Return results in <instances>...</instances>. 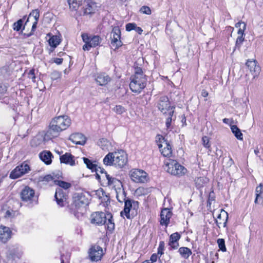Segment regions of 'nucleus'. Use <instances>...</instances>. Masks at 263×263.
<instances>
[{
	"instance_id": "6e6552de",
	"label": "nucleus",
	"mask_w": 263,
	"mask_h": 263,
	"mask_svg": "<svg viewBox=\"0 0 263 263\" xmlns=\"http://www.w3.org/2000/svg\"><path fill=\"white\" fill-rule=\"evenodd\" d=\"M89 204V200L85 194L81 193H76L73 196V205L77 210L81 208H85Z\"/></svg>"
},
{
	"instance_id": "f704fd0d",
	"label": "nucleus",
	"mask_w": 263,
	"mask_h": 263,
	"mask_svg": "<svg viewBox=\"0 0 263 263\" xmlns=\"http://www.w3.org/2000/svg\"><path fill=\"white\" fill-rule=\"evenodd\" d=\"M83 160L88 168L91 170L92 172H95L96 170L98 167L96 164L93 163L89 159L85 157H83Z\"/></svg>"
},
{
	"instance_id": "603ef678",
	"label": "nucleus",
	"mask_w": 263,
	"mask_h": 263,
	"mask_svg": "<svg viewBox=\"0 0 263 263\" xmlns=\"http://www.w3.org/2000/svg\"><path fill=\"white\" fill-rule=\"evenodd\" d=\"M112 186L114 187H116L117 186L119 190H121V187L122 186V182L117 179V180H114V183Z\"/></svg>"
},
{
	"instance_id": "b1692460",
	"label": "nucleus",
	"mask_w": 263,
	"mask_h": 263,
	"mask_svg": "<svg viewBox=\"0 0 263 263\" xmlns=\"http://www.w3.org/2000/svg\"><path fill=\"white\" fill-rule=\"evenodd\" d=\"M181 235L178 232L173 233L170 237L168 245L173 249H177L179 247L178 240L180 239Z\"/></svg>"
},
{
	"instance_id": "473e14b6",
	"label": "nucleus",
	"mask_w": 263,
	"mask_h": 263,
	"mask_svg": "<svg viewBox=\"0 0 263 263\" xmlns=\"http://www.w3.org/2000/svg\"><path fill=\"white\" fill-rule=\"evenodd\" d=\"M114 153H109L103 159V163L106 165H114Z\"/></svg>"
},
{
	"instance_id": "09e8293b",
	"label": "nucleus",
	"mask_w": 263,
	"mask_h": 263,
	"mask_svg": "<svg viewBox=\"0 0 263 263\" xmlns=\"http://www.w3.org/2000/svg\"><path fill=\"white\" fill-rule=\"evenodd\" d=\"M202 143L203 146L206 148H209L210 144H209V139L207 136H204L202 137Z\"/></svg>"
},
{
	"instance_id": "1a4fd4ad",
	"label": "nucleus",
	"mask_w": 263,
	"mask_h": 263,
	"mask_svg": "<svg viewBox=\"0 0 263 263\" xmlns=\"http://www.w3.org/2000/svg\"><path fill=\"white\" fill-rule=\"evenodd\" d=\"M131 179L137 183H144L147 180V176L145 172L139 169H133L130 172Z\"/></svg>"
},
{
	"instance_id": "49530a36",
	"label": "nucleus",
	"mask_w": 263,
	"mask_h": 263,
	"mask_svg": "<svg viewBox=\"0 0 263 263\" xmlns=\"http://www.w3.org/2000/svg\"><path fill=\"white\" fill-rule=\"evenodd\" d=\"M164 242L163 241H161L160 242L159 247L158 248V252L157 254L160 255V256L163 254L164 252Z\"/></svg>"
},
{
	"instance_id": "c756f323",
	"label": "nucleus",
	"mask_w": 263,
	"mask_h": 263,
	"mask_svg": "<svg viewBox=\"0 0 263 263\" xmlns=\"http://www.w3.org/2000/svg\"><path fill=\"white\" fill-rule=\"evenodd\" d=\"M178 252L180 256L184 259H187L192 254L190 249L187 247H180L178 250Z\"/></svg>"
},
{
	"instance_id": "8fccbe9b",
	"label": "nucleus",
	"mask_w": 263,
	"mask_h": 263,
	"mask_svg": "<svg viewBox=\"0 0 263 263\" xmlns=\"http://www.w3.org/2000/svg\"><path fill=\"white\" fill-rule=\"evenodd\" d=\"M136 26L135 23H128L126 25V30L130 31L133 30H135Z\"/></svg>"
},
{
	"instance_id": "864d4df0",
	"label": "nucleus",
	"mask_w": 263,
	"mask_h": 263,
	"mask_svg": "<svg viewBox=\"0 0 263 263\" xmlns=\"http://www.w3.org/2000/svg\"><path fill=\"white\" fill-rule=\"evenodd\" d=\"M43 180L46 181L47 182L53 181L54 182V180H57L55 179V178L53 176L51 175H47L44 177Z\"/></svg>"
},
{
	"instance_id": "a19ab883",
	"label": "nucleus",
	"mask_w": 263,
	"mask_h": 263,
	"mask_svg": "<svg viewBox=\"0 0 263 263\" xmlns=\"http://www.w3.org/2000/svg\"><path fill=\"white\" fill-rule=\"evenodd\" d=\"M133 77L146 78V76L143 73L142 68L138 67L135 68V75Z\"/></svg>"
},
{
	"instance_id": "5701e85b",
	"label": "nucleus",
	"mask_w": 263,
	"mask_h": 263,
	"mask_svg": "<svg viewBox=\"0 0 263 263\" xmlns=\"http://www.w3.org/2000/svg\"><path fill=\"white\" fill-rule=\"evenodd\" d=\"M54 197L58 205L61 206H64V202L66 200V195L61 188L59 187L56 190Z\"/></svg>"
},
{
	"instance_id": "79ce46f5",
	"label": "nucleus",
	"mask_w": 263,
	"mask_h": 263,
	"mask_svg": "<svg viewBox=\"0 0 263 263\" xmlns=\"http://www.w3.org/2000/svg\"><path fill=\"white\" fill-rule=\"evenodd\" d=\"M217 244L219 248L223 252L226 251V247L225 246V241L223 239L219 238L217 240Z\"/></svg>"
},
{
	"instance_id": "f3484780",
	"label": "nucleus",
	"mask_w": 263,
	"mask_h": 263,
	"mask_svg": "<svg viewBox=\"0 0 263 263\" xmlns=\"http://www.w3.org/2000/svg\"><path fill=\"white\" fill-rule=\"evenodd\" d=\"M34 196V191L29 186H25L21 192V197L25 202L31 201Z\"/></svg>"
},
{
	"instance_id": "9b49d317",
	"label": "nucleus",
	"mask_w": 263,
	"mask_h": 263,
	"mask_svg": "<svg viewBox=\"0 0 263 263\" xmlns=\"http://www.w3.org/2000/svg\"><path fill=\"white\" fill-rule=\"evenodd\" d=\"M107 214L102 212H97L90 216L91 223L95 224L102 225L106 222Z\"/></svg>"
},
{
	"instance_id": "393cba45",
	"label": "nucleus",
	"mask_w": 263,
	"mask_h": 263,
	"mask_svg": "<svg viewBox=\"0 0 263 263\" xmlns=\"http://www.w3.org/2000/svg\"><path fill=\"white\" fill-rule=\"evenodd\" d=\"M32 16L33 17L34 20V21L32 24V30H34L36 29V28L37 24L40 17L39 10L38 9L33 10L29 14L26 22L25 23V25L27 24V23L29 22V19Z\"/></svg>"
},
{
	"instance_id": "9d476101",
	"label": "nucleus",
	"mask_w": 263,
	"mask_h": 263,
	"mask_svg": "<svg viewBox=\"0 0 263 263\" xmlns=\"http://www.w3.org/2000/svg\"><path fill=\"white\" fill-rule=\"evenodd\" d=\"M30 171V167L27 163H23L17 166L14 169L10 174V178L11 179H16L23 175L28 173Z\"/></svg>"
},
{
	"instance_id": "3c124183",
	"label": "nucleus",
	"mask_w": 263,
	"mask_h": 263,
	"mask_svg": "<svg viewBox=\"0 0 263 263\" xmlns=\"http://www.w3.org/2000/svg\"><path fill=\"white\" fill-rule=\"evenodd\" d=\"M147 191V189L140 187L136 190V192L139 195H144L146 194Z\"/></svg>"
},
{
	"instance_id": "4468645a",
	"label": "nucleus",
	"mask_w": 263,
	"mask_h": 263,
	"mask_svg": "<svg viewBox=\"0 0 263 263\" xmlns=\"http://www.w3.org/2000/svg\"><path fill=\"white\" fill-rule=\"evenodd\" d=\"M102 255L103 250L101 247L95 246L90 248L89 257L92 261H97L100 260Z\"/></svg>"
},
{
	"instance_id": "cd10ccee",
	"label": "nucleus",
	"mask_w": 263,
	"mask_h": 263,
	"mask_svg": "<svg viewBox=\"0 0 263 263\" xmlns=\"http://www.w3.org/2000/svg\"><path fill=\"white\" fill-rule=\"evenodd\" d=\"M233 121H231L230 123V127L232 133L234 135L235 137L239 140H243V135L240 129L235 125H232Z\"/></svg>"
},
{
	"instance_id": "13d9d810",
	"label": "nucleus",
	"mask_w": 263,
	"mask_h": 263,
	"mask_svg": "<svg viewBox=\"0 0 263 263\" xmlns=\"http://www.w3.org/2000/svg\"><path fill=\"white\" fill-rule=\"evenodd\" d=\"M28 74L30 78L33 81H34L35 79V76L34 74V69H31L29 71Z\"/></svg>"
},
{
	"instance_id": "a18cd8bd",
	"label": "nucleus",
	"mask_w": 263,
	"mask_h": 263,
	"mask_svg": "<svg viewBox=\"0 0 263 263\" xmlns=\"http://www.w3.org/2000/svg\"><path fill=\"white\" fill-rule=\"evenodd\" d=\"M61 77V73L56 70L52 71L50 74V78L52 80H57L60 79Z\"/></svg>"
},
{
	"instance_id": "c9c22d12",
	"label": "nucleus",
	"mask_w": 263,
	"mask_h": 263,
	"mask_svg": "<svg viewBox=\"0 0 263 263\" xmlns=\"http://www.w3.org/2000/svg\"><path fill=\"white\" fill-rule=\"evenodd\" d=\"M98 145L101 147L103 150L108 151V148L110 147V143L109 141L106 139L102 138L98 142Z\"/></svg>"
},
{
	"instance_id": "e433bc0d",
	"label": "nucleus",
	"mask_w": 263,
	"mask_h": 263,
	"mask_svg": "<svg viewBox=\"0 0 263 263\" xmlns=\"http://www.w3.org/2000/svg\"><path fill=\"white\" fill-rule=\"evenodd\" d=\"M117 195H116V198L118 201L121 203H122L124 202L126 199V195L125 192L123 191V190H119V191H116Z\"/></svg>"
},
{
	"instance_id": "c03bdc74",
	"label": "nucleus",
	"mask_w": 263,
	"mask_h": 263,
	"mask_svg": "<svg viewBox=\"0 0 263 263\" xmlns=\"http://www.w3.org/2000/svg\"><path fill=\"white\" fill-rule=\"evenodd\" d=\"M8 86L4 84H0V98L7 92Z\"/></svg>"
},
{
	"instance_id": "bf43d9fd",
	"label": "nucleus",
	"mask_w": 263,
	"mask_h": 263,
	"mask_svg": "<svg viewBox=\"0 0 263 263\" xmlns=\"http://www.w3.org/2000/svg\"><path fill=\"white\" fill-rule=\"evenodd\" d=\"M157 258H158V254L154 253L151 255V258H150V260L153 263H154L157 261Z\"/></svg>"
},
{
	"instance_id": "0eeeda50",
	"label": "nucleus",
	"mask_w": 263,
	"mask_h": 263,
	"mask_svg": "<svg viewBox=\"0 0 263 263\" xmlns=\"http://www.w3.org/2000/svg\"><path fill=\"white\" fill-rule=\"evenodd\" d=\"M114 165L122 168L127 163V155L123 150L114 152Z\"/></svg>"
},
{
	"instance_id": "7ed1b4c3",
	"label": "nucleus",
	"mask_w": 263,
	"mask_h": 263,
	"mask_svg": "<svg viewBox=\"0 0 263 263\" xmlns=\"http://www.w3.org/2000/svg\"><path fill=\"white\" fill-rule=\"evenodd\" d=\"M83 42L85 43L83 46L85 51H89L91 47H96L100 45L102 39L99 35L88 36L87 34H82Z\"/></svg>"
},
{
	"instance_id": "20e7f679",
	"label": "nucleus",
	"mask_w": 263,
	"mask_h": 263,
	"mask_svg": "<svg viewBox=\"0 0 263 263\" xmlns=\"http://www.w3.org/2000/svg\"><path fill=\"white\" fill-rule=\"evenodd\" d=\"M156 141L162 155L164 157H170L172 150L168 142L161 135H157Z\"/></svg>"
},
{
	"instance_id": "4d7b16f0",
	"label": "nucleus",
	"mask_w": 263,
	"mask_h": 263,
	"mask_svg": "<svg viewBox=\"0 0 263 263\" xmlns=\"http://www.w3.org/2000/svg\"><path fill=\"white\" fill-rule=\"evenodd\" d=\"M173 120V118H171V117H167L166 119V127L167 128H169L171 125V123Z\"/></svg>"
},
{
	"instance_id": "7c9ffc66",
	"label": "nucleus",
	"mask_w": 263,
	"mask_h": 263,
	"mask_svg": "<svg viewBox=\"0 0 263 263\" xmlns=\"http://www.w3.org/2000/svg\"><path fill=\"white\" fill-rule=\"evenodd\" d=\"M95 172H96V178L99 181H100L101 178L105 179H106V176L109 175L103 168L99 166L97 167Z\"/></svg>"
},
{
	"instance_id": "dca6fc26",
	"label": "nucleus",
	"mask_w": 263,
	"mask_h": 263,
	"mask_svg": "<svg viewBox=\"0 0 263 263\" xmlns=\"http://www.w3.org/2000/svg\"><path fill=\"white\" fill-rule=\"evenodd\" d=\"M12 231L7 227L0 226V241L3 243L7 242L11 237Z\"/></svg>"
},
{
	"instance_id": "a211bd4d",
	"label": "nucleus",
	"mask_w": 263,
	"mask_h": 263,
	"mask_svg": "<svg viewBox=\"0 0 263 263\" xmlns=\"http://www.w3.org/2000/svg\"><path fill=\"white\" fill-rule=\"evenodd\" d=\"M228 219V214L224 210L221 209L220 213H217L216 215V218L215 219L217 226L220 228V226L223 224V227H225L227 226V222Z\"/></svg>"
},
{
	"instance_id": "ddd939ff",
	"label": "nucleus",
	"mask_w": 263,
	"mask_h": 263,
	"mask_svg": "<svg viewBox=\"0 0 263 263\" xmlns=\"http://www.w3.org/2000/svg\"><path fill=\"white\" fill-rule=\"evenodd\" d=\"M81 13L84 15H91L95 13L96 10V5L91 0L87 1V2L84 3L82 7Z\"/></svg>"
},
{
	"instance_id": "680f3d73",
	"label": "nucleus",
	"mask_w": 263,
	"mask_h": 263,
	"mask_svg": "<svg viewBox=\"0 0 263 263\" xmlns=\"http://www.w3.org/2000/svg\"><path fill=\"white\" fill-rule=\"evenodd\" d=\"M35 30V29H34V30H32V28H31V30L30 31V33H24V36L25 38H27V37H30V36H31L34 33V31Z\"/></svg>"
},
{
	"instance_id": "052dcab7",
	"label": "nucleus",
	"mask_w": 263,
	"mask_h": 263,
	"mask_svg": "<svg viewBox=\"0 0 263 263\" xmlns=\"http://www.w3.org/2000/svg\"><path fill=\"white\" fill-rule=\"evenodd\" d=\"M63 59L62 58H55L53 62L58 65H60L62 63Z\"/></svg>"
},
{
	"instance_id": "37998d69",
	"label": "nucleus",
	"mask_w": 263,
	"mask_h": 263,
	"mask_svg": "<svg viewBox=\"0 0 263 263\" xmlns=\"http://www.w3.org/2000/svg\"><path fill=\"white\" fill-rule=\"evenodd\" d=\"M113 110L119 115H121L125 111V108L121 105H116L114 108Z\"/></svg>"
},
{
	"instance_id": "2eb2a0df",
	"label": "nucleus",
	"mask_w": 263,
	"mask_h": 263,
	"mask_svg": "<svg viewBox=\"0 0 263 263\" xmlns=\"http://www.w3.org/2000/svg\"><path fill=\"white\" fill-rule=\"evenodd\" d=\"M172 106L170 105L168 98L166 96L161 97L158 104V108L163 115L167 113V110H169Z\"/></svg>"
},
{
	"instance_id": "ea45409f",
	"label": "nucleus",
	"mask_w": 263,
	"mask_h": 263,
	"mask_svg": "<svg viewBox=\"0 0 263 263\" xmlns=\"http://www.w3.org/2000/svg\"><path fill=\"white\" fill-rule=\"evenodd\" d=\"M263 185L260 183L256 189V198L255 199V203H257L258 200L261 198L260 194L262 192Z\"/></svg>"
},
{
	"instance_id": "f8f14e48",
	"label": "nucleus",
	"mask_w": 263,
	"mask_h": 263,
	"mask_svg": "<svg viewBox=\"0 0 263 263\" xmlns=\"http://www.w3.org/2000/svg\"><path fill=\"white\" fill-rule=\"evenodd\" d=\"M257 64L256 60H248L246 63V66L253 76V79L257 78L261 71L260 66Z\"/></svg>"
},
{
	"instance_id": "de8ad7c7",
	"label": "nucleus",
	"mask_w": 263,
	"mask_h": 263,
	"mask_svg": "<svg viewBox=\"0 0 263 263\" xmlns=\"http://www.w3.org/2000/svg\"><path fill=\"white\" fill-rule=\"evenodd\" d=\"M140 12L142 13L146 14L147 15L151 14V10L150 8L146 6H142L140 9Z\"/></svg>"
},
{
	"instance_id": "72a5a7b5",
	"label": "nucleus",
	"mask_w": 263,
	"mask_h": 263,
	"mask_svg": "<svg viewBox=\"0 0 263 263\" xmlns=\"http://www.w3.org/2000/svg\"><path fill=\"white\" fill-rule=\"evenodd\" d=\"M106 217H107L105 223L107 224V229L108 231H112L115 229V224L112 219V215L110 213H107Z\"/></svg>"
},
{
	"instance_id": "39448f33",
	"label": "nucleus",
	"mask_w": 263,
	"mask_h": 263,
	"mask_svg": "<svg viewBox=\"0 0 263 263\" xmlns=\"http://www.w3.org/2000/svg\"><path fill=\"white\" fill-rule=\"evenodd\" d=\"M129 84V87L133 92L140 93L146 85L147 79L133 77Z\"/></svg>"
},
{
	"instance_id": "6e6d98bb",
	"label": "nucleus",
	"mask_w": 263,
	"mask_h": 263,
	"mask_svg": "<svg viewBox=\"0 0 263 263\" xmlns=\"http://www.w3.org/2000/svg\"><path fill=\"white\" fill-rule=\"evenodd\" d=\"M174 109L175 107L172 106L171 108L169 109V110H167L166 114L165 115L166 116H167L168 117H171V118H173V116L174 113Z\"/></svg>"
},
{
	"instance_id": "2f4dec72",
	"label": "nucleus",
	"mask_w": 263,
	"mask_h": 263,
	"mask_svg": "<svg viewBox=\"0 0 263 263\" xmlns=\"http://www.w3.org/2000/svg\"><path fill=\"white\" fill-rule=\"evenodd\" d=\"M26 16H24L22 18L18 20L13 24V29L14 31H19L22 29V31L24 30L26 25H23L24 20Z\"/></svg>"
},
{
	"instance_id": "6ab92c4d",
	"label": "nucleus",
	"mask_w": 263,
	"mask_h": 263,
	"mask_svg": "<svg viewBox=\"0 0 263 263\" xmlns=\"http://www.w3.org/2000/svg\"><path fill=\"white\" fill-rule=\"evenodd\" d=\"M132 202H133L134 205L135 204H138V201H132V200L129 199H127L124 201L125 204L124 210L120 213V215L122 217H124V216H125L127 219L131 218L129 212L132 207Z\"/></svg>"
},
{
	"instance_id": "412c9836",
	"label": "nucleus",
	"mask_w": 263,
	"mask_h": 263,
	"mask_svg": "<svg viewBox=\"0 0 263 263\" xmlns=\"http://www.w3.org/2000/svg\"><path fill=\"white\" fill-rule=\"evenodd\" d=\"M70 140L76 144L83 145L85 144L86 138L81 133H75L70 135Z\"/></svg>"
},
{
	"instance_id": "58836bf2",
	"label": "nucleus",
	"mask_w": 263,
	"mask_h": 263,
	"mask_svg": "<svg viewBox=\"0 0 263 263\" xmlns=\"http://www.w3.org/2000/svg\"><path fill=\"white\" fill-rule=\"evenodd\" d=\"M54 183L58 185L60 187L65 190L69 189L71 186L70 183L61 180H54Z\"/></svg>"
},
{
	"instance_id": "4c0bfd02",
	"label": "nucleus",
	"mask_w": 263,
	"mask_h": 263,
	"mask_svg": "<svg viewBox=\"0 0 263 263\" xmlns=\"http://www.w3.org/2000/svg\"><path fill=\"white\" fill-rule=\"evenodd\" d=\"M50 46L55 48L60 43L57 36H52L48 40Z\"/></svg>"
},
{
	"instance_id": "c85d7f7f",
	"label": "nucleus",
	"mask_w": 263,
	"mask_h": 263,
	"mask_svg": "<svg viewBox=\"0 0 263 263\" xmlns=\"http://www.w3.org/2000/svg\"><path fill=\"white\" fill-rule=\"evenodd\" d=\"M246 24H244L243 28L239 29V30L238 31V34L240 36H239L236 39L235 48L236 47L239 48L241 46V45L244 40L243 35L244 34V31L246 29Z\"/></svg>"
},
{
	"instance_id": "69168bd1",
	"label": "nucleus",
	"mask_w": 263,
	"mask_h": 263,
	"mask_svg": "<svg viewBox=\"0 0 263 263\" xmlns=\"http://www.w3.org/2000/svg\"><path fill=\"white\" fill-rule=\"evenodd\" d=\"M135 30L139 34H141L143 32V30L142 29V28L141 27H137V26L135 29Z\"/></svg>"
},
{
	"instance_id": "0e129e2a",
	"label": "nucleus",
	"mask_w": 263,
	"mask_h": 263,
	"mask_svg": "<svg viewBox=\"0 0 263 263\" xmlns=\"http://www.w3.org/2000/svg\"><path fill=\"white\" fill-rule=\"evenodd\" d=\"M244 24H246L243 22H239L236 24L235 27L236 28H239V29H240V28H241V25H242V27H243Z\"/></svg>"
},
{
	"instance_id": "bb28decb",
	"label": "nucleus",
	"mask_w": 263,
	"mask_h": 263,
	"mask_svg": "<svg viewBox=\"0 0 263 263\" xmlns=\"http://www.w3.org/2000/svg\"><path fill=\"white\" fill-rule=\"evenodd\" d=\"M40 159L46 164L48 165L51 163L53 155L49 151H43L40 154Z\"/></svg>"
},
{
	"instance_id": "4be33fe9",
	"label": "nucleus",
	"mask_w": 263,
	"mask_h": 263,
	"mask_svg": "<svg viewBox=\"0 0 263 263\" xmlns=\"http://www.w3.org/2000/svg\"><path fill=\"white\" fill-rule=\"evenodd\" d=\"M172 216V213L168 209H164L162 210L160 217V224L167 226L170 222V219Z\"/></svg>"
},
{
	"instance_id": "338daca9",
	"label": "nucleus",
	"mask_w": 263,
	"mask_h": 263,
	"mask_svg": "<svg viewBox=\"0 0 263 263\" xmlns=\"http://www.w3.org/2000/svg\"><path fill=\"white\" fill-rule=\"evenodd\" d=\"M222 121L224 123L229 124L230 125V123L231 122V121H233V120H230L229 119H228V118H224L222 120Z\"/></svg>"
},
{
	"instance_id": "423d86ee",
	"label": "nucleus",
	"mask_w": 263,
	"mask_h": 263,
	"mask_svg": "<svg viewBox=\"0 0 263 263\" xmlns=\"http://www.w3.org/2000/svg\"><path fill=\"white\" fill-rule=\"evenodd\" d=\"M123 45L121 41V31L118 27L113 28L110 34V46L114 50L118 49Z\"/></svg>"
},
{
	"instance_id": "f03ea898",
	"label": "nucleus",
	"mask_w": 263,
	"mask_h": 263,
	"mask_svg": "<svg viewBox=\"0 0 263 263\" xmlns=\"http://www.w3.org/2000/svg\"><path fill=\"white\" fill-rule=\"evenodd\" d=\"M165 164L167 167V172L173 175L180 177L186 173V168L175 160L168 159L165 162Z\"/></svg>"
},
{
	"instance_id": "a878e982",
	"label": "nucleus",
	"mask_w": 263,
	"mask_h": 263,
	"mask_svg": "<svg viewBox=\"0 0 263 263\" xmlns=\"http://www.w3.org/2000/svg\"><path fill=\"white\" fill-rule=\"evenodd\" d=\"M96 80L101 86H104L110 81V78L105 73H100L97 77Z\"/></svg>"
},
{
	"instance_id": "aec40b11",
	"label": "nucleus",
	"mask_w": 263,
	"mask_h": 263,
	"mask_svg": "<svg viewBox=\"0 0 263 263\" xmlns=\"http://www.w3.org/2000/svg\"><path fill=\"white\" fill-rule=\"evenodd\" d=\"M60 162L64 163L70 166H74L76 163L75 162L74 157L70 153H66L60 157Z\"/></svg>"
},
{
	"instance_id": "f257e3e1",
	"label": "nucleus",
	"mask_w": 263,
	"mask_h": 263,
	"mask_svg": "<svg viewBox=\"0 0 263 263\" xmlns=\"http://www.w3.org/2000/svg\"><path fill=\"white\" fill-rule=\"evenodd\" d=\"M71 124V119L67 116H59L53 118L45 136L51 139L57 137L60 133L66 130Z\"/></svg>"
},
{
	"instance_id": "5fc2aeb1",
	"label": "nucleus",
	"mask_w": 263,
	"mask_h": 263,
	"mask_svg": "<svg viewBox=\"0 0 263 263\" xmlns=\"http://www.w3.org/2000/svg\"><path fill=\"white\" fill-rule=\"evenodd\" d=\"M106 179L108 181V185L110 186H112L114 184V180H117L116 178L110 177L109 175L106 176Z\"/></svg>"
},
{
	"instance_id": "e2e57ef3",
	"label": "nucleus",
	"mask_w": 263,
	"mask_h": 263,
	"mask_svg": "<svg viewBox=\"0 0 263 263\" xmlns=\"http://www.w3.org/2000/svg\"><path fill=\"white\" fill-rule=\"evenodd\" d=\"M214 193L211 192L209 194L208 202L211 204V201L214 200V197L213 196Z\"/></svg>"
},
{
	"instance_id": "774afa93",
	"label": "nucleus",
	"mask_w": 263,
	"mask_h": 263,
	"mask_svg": "<svg viewBox=\"0 0 263 263\" xmlns=\"http://www.w3.org/2000/svg\"><path fill=\"white\" fill-rule=\"evenodd\" d=\"M208 92L205 90L203 89L202 90L201 92V96L203 97H206L208 96Z\"/></svg>"
}]
</instances>
